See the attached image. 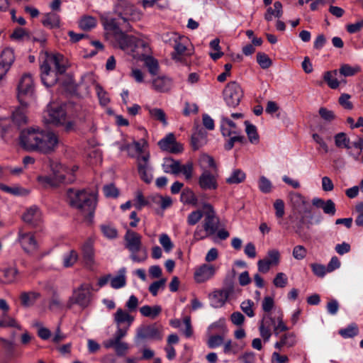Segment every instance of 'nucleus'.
Here are the masks:
<instances>
[{"instance_id":"1","label":"nucleus","mask_w":363,"mask_h":363,"mask_svg":"<svg viewBox=\"0 0 363 363\" xmlns=\"http://www.w3.org/2000/svg\"><path fill=\"white\" fill-rule=\"evenodd\" d=\"M69 204L79 211L84 216L91 220L97 205L96 193L86 189H69L67 191Z\"/></svg>"},{"instance_id":"2","label":"nucleus","mask_w":363,"mask_h":363,"mask_svg":"<svg viewBox=\"0 0 363 363\" xmlns=\"http://www.w3.org/2000/svg\"><path fill=\"white\" fill-rule=\"evenodd\" d=\"M63 56L60 54L48 55L40 66L43 84L50 87L56 84L57 75L65 72L66 67L63 63Z\"/></svg>"},{"instance_id":"3","label":"nucleus","mask_w":363,"mask_h":363,"mask_svg":"<svg viewBox=\"0 0 363 363\" xmlns=\"http://www.w3.org/2000/svg\"><path fill=\"white\" fill-rule=\"evenodd\" d=\"M27 123V116L24 108L16 109L12 116V119L0 118V138L6 140L7 136H11L12 133L21 125Z\"/></svg>"},{"instance_id":"4","label":"nucleus","mask_w":363,"mask_h":363,"mask_svg":"<svg viewBox=\"0 0 363 363\" xmlns=\"http://www.w3.org/2000/svg\"><path fill=\"white\" fill-rule=\"evenodd\" d=\"M125 247L130 252V259L135 262H143L147 258L146 250H143L139 255L141 250L142 237L140 234L130 230H128L124 236Z\"/></svg>"},{"instance_id":"5","label":"nucleus","mask_w":363,"mask_h":363,"mask_svg":"<svg viewBox=\"0 0 363 363\" xmlns=\"http://www.w3.org/2000/svg\"><path fill=\"white\" fill-rule=\"evenodd\" d=\"M92 286L90 284L83 283L72 291L69 298L67 306L71 308L73 305H77L82 309L86 308L92 300Z\"/></svg>"},{"instance_id":"6","label":"nucleus","mask_w":363,"mask_h":363,"mask_svg":"<svg viewBox=\"0 0 363 363\" xmlns=\"http://www.w3.org/2000/svg\"><path fill=\"white\" fill-rule=\"evenodd\" d=\"M67 113L65 110L60 106H51L44 113L43 119L45 123L54 125H64L67 130L74 127L72 121H66Z\"/></svg>"},{"instance_id":"7","label":"nucleus","mask_w":363,"mask_h":363,"mask_svg":"<svg viewBox=\"0 0 363 363\" xmlns=\"http://www.w3.org/2000/svg\"><path fill=\"white\" fill-rule=\"evenodd\" d=\"M42 130L39 128H28L23 130L19 136L21 147L28 152H38Z\"/></svg>"},{"instance_id":"8","label":"nucleus","mask_w":363,"mask_h":363,"mask_svg":"<svg viewBox=\"0 0 363 363\" xmlns=\"http://www.w3.org/2000/svg\"><path fill=\"white\" fill-rule=\"evenodd\" d=\"M117 17L106 16L102 18L104 29L112 33L114 35L121 33L123 30L128 32L131 30L128 18L123 16L122 11H116Z\"/></svg>"},{"instance_id":"9","label":"nucleus","mask_w":363,"mask_h":363,"mask_svg":"<svg viewBox=\"0 0 363 363\" xmlns=\"http://www.w3.org/2000/svg\"><path fill=\"white\" fill-rule=\"evenodd\" d=\"M18 99L21 105L26 106L27 99L31 98L34 92V82L30 74H24L18 84Z\"/></svg>"},{"instance_id":"10","label":"nucleus","mask_w":363,"mask_h":363,"mask_svg":"<svg viewBox=\"0 0 363 363\" xmlns=\"http://www.w3.org/2000/svg\"><path fill=\"white\" fill-rule=\"evenodd\" d=\"M203 210L204 219L201 225L212 235H213L218 229L219 218L213 206L208 203H203L202 206Z\"/></svg>"},{"instance_id":"11","label":"nucleus","mask_w":363,"mask_h":363,"mask_svg":"<svg viewBox=\"0 0 363 363\" xmlns=\"http://www.w3.org/2000/svg\"><path fill=\"white\" fill-rule=\"evenodd\" d=\"M162 338V328L156 324H152L138 328L135 342L136 344H139L143 340H160Z\"/></svg>"},{"instance_id":"12","label":"nucleus","mask_w":363,"mask_h":363,"mask_svg":"<svg viewBox=\"0 0 363 363\" xmlns=\"http://www.w3.org/2000/svg\"><path fill=\"white\" fill-rule=\"evenodd\" d=\"M224 99L229 106H237L242 97V90L236 82H229L223 90Z\"/></svg>"},{"instance_id":"13","label":"nucleus","mask_w":363,"mask_h":363,"mask_svg":"<svg viewBox=\"0 0 363 363\" xmlns=\"http://www.w3.org/2000/svg\"><path fill=\"white\" fill-rule=\"evenodd\" d=\"M59 143L57 135L50 130L41 131L40 140L39 142V152L49 154L55 151Z\"/></svg>"},{"instance_id":"14","label":"nucleus","mask_w":363,"mask_h":363,"mask_svg":"<svg viewBox=\"0 0 363 363\" xmlns=\"http://www.w3.org/2000/svg\"><path fill=\"white\" fill-rule=\"evenodd\" d=\"M219 172L211 171L201 172L198 184L201 189L203 191L216 190L218 187Z\"/></svg>"},{"instance_id":"15","label":"nucleus","mask_w":363,"mask_h":363,"mask_svg":"<svg viewBox=\"0 0 363 363\" xmlns=\"http://www.w3.org/2000/svg\"><path fill=\"white\" fill-rule=\"evenodd\" d=\"M218 267L213 264L205 263L198 267L194 272V277L196 283H204L215 276Z\"/></svg>"},{"instance_id":"16","label":"nucleus","mask_w":363,"mask_h":363,"mask_svg":"<svg viewBox=\"0 0 363 363\" xmlns=\"http://www.w3.org/2000/svg\"><path fill=\"white\" fill-rule=\"evenodd\" d=\"M150 153L145 152L143 155H138L137 163L140 177L145 183H150L152 179V175L149 165Z\"/></svg>"},{"instance_id":"17","label":"nucleus","mask_w":363,"mask_h":363,"mask_svg":"<svg viewBox=\"0 0 363 363\" xmlns=\"http://www.w3.org/2000/svg\"><path fill=\"white\" fill-rule=\"evenodd\" d=\"M53 174L50 176H39L38 181L44 186H57L60 184L67 182L65 174L61 171L62 167L55 170L52 167Z\"/></svg>"},{"instance_id":"18","label":"nucleus","mask_w":363,"mask_h":363,"mask_svg":"<svg viewBox=\"0 0 363 363\" xmlns=\"http://www.w3.org/2000/svg\"><path fill=\"white\" fill-rule=\"evenodd\" d=\"M158 145L163 151L170 153H179L182 152L183 147L181 144L176 141V138L173 133L167 134L164 138L158 142Z\"/></svg>"},{"instance_id":"19","label":"nucleus","mask_w":363,"mask_h":363,"mask_svg":"<svg viewBox=\"0 0 363 363\" xmlns=\"http://www.w3.org/2000/svg\"><path fill=\"white\" fill-rule=\"evenodd\" d=\"M116 11H121L123 16L128 18L130 21H138L142 17V13L138 11L134 6L128 2L121 0L116 6Z\"/></svg>"},{"instance_id":"20","label":"nucleus","mask_w":363,"mask_h":363,"mask_svg":"<svg viewBox=\"0 0 363 363\" xmlns=\"http://www.w3.org/2000/svg\"><path fill=\"white\" fill-rule=\"evenodd\" d=\"M289 198L291 203L296 212L298 213L302 212L305 214L311 213L309 203L301 194L295 192L291 193L289 194Z\"/></svg>"},{"instance_id":"21","label":"nucleus","mask_w":363,"mask_h":363,"mask_svg":"<svg viewBox=\"0 0 363 363\" xmlns=\"http://www.w3.org/2000/svg\"><path fill=\"white\" fill-rule=\"evenodd\" d=\"M18 240L23 250L27 253H33L38 249V242L31 233L20 231Z\"/></svg>"},{"instance_id":"22","label":"nucleus","mask_w":363,"mask_h":363,"mask_svg":"<svg viewBox=\"0 0 363 363\" xmlns=\"http://www.w3.org/2000/svg\"><path fill=\"white\" fill-rule=\"evenodd\" d=\"M229 296L226 289L215 290L208 294L210 305L215 308H220L225 303Z\"/></svg>"},{"instance_id":"23","label":"nucleus","mask_w":363,"mask_h":363,"mask_svg":"<svg viewBox=\"0 0 363 363\" xmlns=\"http://www.w3.org/2000/svg\"><path fill=\"white\" fill-rule=\"evenodd\" d=\"M312 204L318 208H321L324 213L327 215L333 216L336 213L335 203L331 199L325 201L320 198L315 197L312 199Z\"/></svg>"},{"instance_id":"24","label":"nucleus","mask_w":363,"mask_h":363,"mask_svg":"<svg viewBox=\"0 0 363 363\" xmlns=\"http://www.w3.org/2000/svg\"><path fill=\"white\" fill-rule=\"evenodd\" d=\"M134 320V316L130 315L128 312L122 308H118L114 314V321L117 326L128 327L129 328Z\"/></svg>"},{"instance_id":"25","label":"nucleus","mask_w":363,"mask_h":363,"mask_svg":"<svg viewBox=\"0 0 363 363\" xmlns=\"http://www.w3.org/2000/svg\"><path fill=\"white\" fill-rule=\"evenodd\" d=\"M199 166L201 172L218 171V167L213 157L207 155L202 154L199 159Z\"/></svg>"},{"instance_id":"26","label":"nucleus","mask_w":363,"mask_h":363,"mask_svg":"<svg viewBox=\"0 0 363 363\" xmlns=\"http://www.w3.org/2000/svg\"><path fill=\"white\" fill-rule=\"evenodd\" d=\"M274 324V318L270 314L264 315L262 320L259 325V333L261 337L264 342L269 341L272 333L270 331V326Z\"/></svg>"},{"instance_id":"27","label":"nucleus","mask_w":363,"mask_h":363,"mask_svg":"<svg viewBox=\"0 0 363 363\" xmlns=\"http://www.w3.org/2000/svg\"><path fill=\"white\" fill-rule=\"evenodd\" d=\"M189 43V39L185 36L181 35L172 47L174 50V52L172 54V59L180 60L181 56L186 54V46Z\"/></svg>"},{"instance_id":"28","label":"nucleus","mask_w":363,"mask_h":363,"mask_svg":"<svg viewBox=\"0 0 363 363\" xmlns=\"http://www.w3.org/2000/svg\"><path fill=\"white\" fill-rule=\"evenodd\" d=\"M23 220L32 226H36L41 220V213L37 207H31L24 213Z\"/></svg>"},{"instance_id":"29","label":"nucleus","mask_w":363,"mask_h":363,"mask_svg":"<svg viewBox=\"0 0 363 363\" xmlns=\"http://www.w3.org/2000/svg\"><path fill=\"white\" fill-rule=\"evenodd\" d=\"M172 85L171 79L164 76L156 77L152 82V89L158 92H167L169 91Z\"/></svg>"},{"instance_id":"30","label":"nucleus","mask_w":363,"mask_h":363,"mask_svg":"<svg viewBox=\"0 0 363 363\" xmlns=\"http://www.w3.org/2000/svg\"><path fill=\"white\" fill-rule=\"evenodd\" d=\"M103 345L105 348H113L116 354L119 357H123L129 350V345L127 342L123 341H104Z\"/></svg>"},{"instance_id":"31","label":"nucleus","mask_w":363,"mask_h":363,"mask_svg":"<svg viewBox=\"0 0 363 363\" xmlns=\"http://www.w3.org/2000/svg\"><path fill=\"white\" fill-rule=\"evenodd\" d=\"M15 57L12 49L6 48L0 55V67L5 69L6 74L10 69L11 65L14 62Z\"/></svg>"},{"instance_id":"32","label":"nucleus","mask_w":363,"mask_h":363,"mask_svg":"<svg viewBox=\"0 0 363 363\" xmlns=\"http://www.w3.org/2000/svg\"><path fill=\"white\" fill-rule=\"evenodd\" d=\"M291 218L292 222L294 223V229L295 233L299 236H301L303 230V225L305 224H311V221H306V216L301 214V212L300 213L295 212ZM307 228H309V225H308Z\"/></svg>"},{"instance_id":"33","label":"nucleus","mask_w":363,"mask_h":363,"mask_svg":"<svg viewBox=\"0 0 363 363\" xmlns=\"http://www.w3.org/2000/svg\"><path fill=\"white\" fill-rule=\"evenodd\" d=\"M220 130L224 137L236 135L240 132L237 129L235 123L226 117L221 118Z\"/></svg>"},{"instance_id":"34","label":"nucleus","mask_w":363,"mask_h":363,"mask_svg":"<svg viewBox=\"0 0 363 363\" xmlns=\"http://www.w3.org/2000/svg\"><path fill=\"white\" fill-rule=\"evenodd\" d=\"M179 164V160H175L172 157H165L162 167L165 173L177 175L180 173Z\"/></svg>"},{"instance_id":"35","label":"nucleus","mask_w":363,"mask_h":363,"mask_svg":"<svg viewBox=\"0 0 363 363\" xmlns=\"http://www.w3.org/2000/svg\"><path fill=\"white\" fill-rule=\"evenodd\" d=\"M40 297V294L31 291L22 292L20 296L21 304L24 307H30L35 304V301Z\"/></svg>"},{"instance_id":"36","label":"nucleus","mask_w":363,"mask_h":363,"mask_svg":"<svg viewBox=\"0 0 363 363\" xmlns=\"http://www.w3.org/2000/svg\"><path fill=\"white\" fill-rule=\"evenodd\" d=\"M126 269L123 267L120 269L118 272V274L116 277L111 278V286L113 289H121L125 286L126 284V277H125Z\"/></svg>"},{"instance_id":"37","label":"nucleus","mask_w":363,"mask_h":363,"mask_svg":"<svg viewBox=\"0 0 363 363\" xmlns=\"http://www.w3.org/2000/svg\"><path fill=\"white\" fill-rule=\"evenodd\" d=\"M180 201L184 204H189L193 206L198 205V199L194 192L189 188L183 189L180 195Z\"/></svg>"},{"instance_id":"38","label":"nucleus","mask_w":363,"mask_h":363,"mask_svg":"<svg viewBox=\"0 0 363 363\" xmlns=\"http://www.w3.org/2000/svg\"><path fill=\"white\" fill-rule=\"evenodd\" d=\"M147 111L152 119L160 122L163 126L167 125V115L162 108L148 107Z\"/></svg>"},{"instance_id":"39","label":"nucleus","mask_w":363,"mask_h":363,"mask_svg":"<svg viewBox=\"0 0 363 363\" xmlns=\"http://www.w3.org/2000/svg\"><path fill=\"white\" fill-rule=\"evenodd\" d=\"M162 308L158 305L153 306L145 305L140 308V312L143 316L148 317L152 319H155L160 314Z\"/></svg>"},{"instance_id":"40","label":"nucleus","mask_w":363,"mask_h":363,"mask_svg":"<svg viewBox=\"0 0 363 363\" xmlns=\"http://www.w3.org/2000/svg\"><path fill=\"white\" fill-rule=\"evenodd\" d=\"M115 38L119 45V47L122 50H126L131 48L134 43V38L130 35H127L124 32H121L115 35Z\"/></svg>"},{"instance_id":"41","label":"nucleus","mask_w":363,"mask_h":363,"mask_svg":"<svg viewBox=\"0 0 363 363\" xmlns=\"http://www.w3.org/2000/svg\"><path fill=\"white\" fill-rule=\"evenodd\" d=\"M43 24L50 28L60 27V18L59 15L55 13H46L42 21Z\"/></svg>"},{"instance_id":"42","label":"nucleus","mask_w":363,"mask_h":363,"mask_svg":"<svg viewBox=\"0 0 363 363\" xmlns=\"http://www.w3.org/2000/svg\"><path fill=\"white\" fill-rule=\"evenodd\" d=\"M283 14L282 4L280 1H275L274 3V9L269 7L264 14V18L267 21H271L272 17L280 18Z\"/></svg>"},{"instance_id":"43","label":"nucleus","mask_w":363,"mask_h":363,"mask_svg":"<svg viewBox=\"0 0 363 363\" xmlns=\"http://www.w3.org/2000/svg\"><path fill=\"white\" fill-rule=\"evenodd\" d=\"M337 70L334 69L332 71L325 72L323 74V79L327 83L328 86L333 89H337L340 82L337 79Z\"/></svg>"},{"instance_id":"44","label":"nucleus","mask_w":363,"mask_h":363,"mask_svg":"<svg viewBox=\"0 0 363 363\" xmlns=\"http://www.w3.org/2000/svg\"><path fill=\"white\" fill-rule=\"evenodd\" d=\"M3 278L1 281L4 284H11L16 280L18 275V269L14 267L5 268L1 270Z\"/></svg>"},{"instance_id":"45","label":"nucleus","mask_w":363,"mask_h":363,"mask_svg":"<svg viewBox=\"0 0 363 363\" xmlns=\"http://www.w3.org/2000/svg\"><path fill=\"white\" fill-rule=\"evenodd\" d=\"M82 251L85 264L88 267L91 268L94 263L92 245L88 242L84 244L82 247Z\"/></svg>"},{"instance_id":"46","label":"nucleus","mask_w":363,"mask_h":363,"mask_svg":"<svg viewBox=\"0 0 363 363\" xmlns=\"http://www.w3.org/2000/svg\"><path fill=\"white\" fill-rule=\"evenodd\" d=\"M246 175L241 169H236L233 171L230 176L226 179V183L229 184H237L245 179Z\"/></svg>"},{"instance_id":"47","label":"nucleus","mask_w":363,"mask_h":363,"mask_svg":"<svg viewBox=\"0 0 363 363\" xmlns=\"http://www.w3.org/2000/svg\"><path fill=\"white\" fill-rule=\"evenodd\" d=\"M359 66H351L349 64H342L337 72L344 77H352L360 72Z\"/></svg>"},{"instance_id":"48","label":"nucleus","mask_w":363,"mask_h":363,"mask_svg":"<svg viewBox=\"0 0 363 363\" xmlns=\"http://www.w3.org/2000/svg\"><path fill=\"white\" fill-rule=\"evenodd\" d=\"M245 131L248 136L249 140L252 144H256L259 142V135L255 125L251 124L248 121H245Z\"/></svg>"},{"instance_id":"49","label":"nucleus","mask_w":363,"mask_h":363,"mask_svg":"<svg viewBox=\"0 0 363 363\" xmlns=\"http://www.w3.org/2000/svg\"><path fill=\"white\" fill-rule=\"evenodd\" d=\"M350 142V138L345 133H339L335 136V143L337 147L350 150L352 147Z\"/></svg>"},{"instance_id":"50","label":"nucleus","mask_w":363,"mask_h":363,"mask_svg":"<svg viewBox=\"0 0 363 363\" xmlns=\"http://www.w3.org/2000/svg\"><path fill=\"white\" fill-rule=\"evenodd\" d=\"M62 302L60 297V295L55 291H53L52 296H51L48 308L51 311L56 312L60 311L62 308Z\"/></svg>"},{"instance_id":"51","label":"nucleus","mask_w":363,"mask_h":363,"mask_svg":"<svg viewBox=\"0 0 363 363\" xmlns=\"http://www.w3.org/2000/svg\"><path fill=\"white\" fill-rule=\"evenodd\" d=\"M242 349V347L237 342H233L231 340L226 341L223 345V352L225 354H236L240 352Z\"/></svg>"},{"instance_id":"52","label":"nucleus","mask_w":363,"mask_h":363,"mask_svg":"<svg viewBox=\"0 0 363 363\" xmlns=\"http://www.w3.org/2000/svg\"><path fill=\"white\" fill-rule=\"evenodd\" d=\"M359 329L355 323L349 325L347 328L340 330L339 334L344 338H351L357 335Z\"/></svg>"},{"instance_id":"53","label":"nucleus","mask_w":363,"mask_h":363,"mask_svg":"<svg viewBox=\"0 0 363 363\" xmlns=\"http://www.w3.org/2000/svg\"><path fill=\"white\" fill-rule=\"evenodd\" d=\"M78 259V254L75 250H70L63 255L62 261L65 267H72Z\"/></svg>"},{"instance_id":"54","label":"nucleus","mask_w":363,"mask_h":363,"mask_svg":"<svg viewBox=\"0 0 363 363\" xmlns=\"http://www.w3.org/2000/svg\"><path fill=\"white\" fill-rule=\"evenodd\" d=\"M145 65L152 75H156L159 70V64L157 60L151 56H147L145 60Z\"/></svg>"},{"instance_id":"55","label":"nucleus","mask_w":363,"mask_h":363,"mask_svg":"<svg viewBox=\"0 0 363 363\" xmlns=\"http://www.w3.org/2000/svg\"><path fill=\"white\" fill-rule=\"evenodd\" d=\"M258 187L261 192L269 194L272 191V182L264 176H261L258 181Z\"/></svg>"},{"instance_id":"56","label":"nucleus","mask_w":363,"mask_h":363,"mask_svg":"<svg viewBox=\"0 0 363 363\" xmlns=\"http://www.w3.org/2000/svg\"><path fill=\"white\" fill-rule=\"evenodd\" d=\"M263 259H267V262L271 266H277L280 262V253L277 250H270L267 252V256Z\"/></svg>"},{"instance_id":"57","label":"nucleus","mask_w":363,"mask_h":363,"mask_svg":"<svg viewBox=\"0 0 363 363\" xmlns=\"http://www.w3.org/2000/svg\"><path fill=\"white\" fill-rule=\"evenodd\" d=\"M0 189L2 190L4 192H6L8 194L14 195V196H20V195H24L27 194V191L26 189L19 187V186H9L4 184H0Z\"/></svg>"},{"instance_id":"58","label":"nucleus","mask_w":363,"mask_h":363,"mask_svg":"<svg viewBox=\"0 0 363 363\" xmlns=\"http://www.w3.org/2000/svg\"><path fill=\"white\" fill-rule=\"evenodd\" d=\"M212 236L202 225H198L194 232L193 240L195 242Z\"/></svg>"},{"instance_id":"59","label":"nucleus","mask_w":363,"mask_h":363,"mask_svg":"<svg viewBox=\"0 0 363 363\" xmlns=\"http://www.w3.org/2000/svg\"><path fill=\"white\" fill-rule=\"evenodd\" d=\"M96 25V21L94 17L85 16L79 21V27L84 30H89Z\"/></svg>"},{"instance_id":"60","label":"nucleus","mask_w":363,"mask_h":363,"mask_svg":"<svg viewBox=\"0 0 363 363\" xmlns=\"http://www.w3.org/2000/svg\"><path fill=\"white\" fill-rule=\"evenodd\" d=\"M159 241L166 252H169L174 247L173 242L169 236L166 233H162L160 235Z\"/></svg>"},{"instance_id":"61","label":"nucleus","mask_w":363,"mask_h":363,"mask_svg":"<svg viewBox=\"0 0 363 363\" xmlns=\"http://www.w3.org/2000/svg\"><path fill=\"white\" fill-rule=\"evenodd\" d=\"M179 169L180 173H182L186 180H189L192 178L193 171H194V165L193 163L189 162L185 164H179Z\"/></svg>"},{"instance_id":"62","label":"nucleus","mask_w":363,"mask_h":363,"mask_svg":"<svg viewBox=\"0 0 363 363\" xmlns=\"http://www.w3.org/2000/svg\"><path fill=\"white\" fill-rule=\"evenodd\" d=\"M203 216V210H196L190 213L187 217V223L189 225H196Z\"/></svg>"},{"instance_id":"63","label":"nucleus","mask_w":363,"mask_h":363,"mask_svg":"<svg viewBox=\"0 0 363 363\" xmlns=\"http://www.w3.org/2000/svg\"><path fill=\"white\" fill-rule=\"evenodd\" d=\"M257 62L262 69L269 68L272 63L269 56L263 52L257 53Z\"/></svg>"},{"instance_id":"64","label":"nucleus","mask_w":363,"mask_h":363,"mask_svg":"<svg viewBox=\"0 0 363 363\" xmlns=\"http://www.w3.org/2000/svg\"><path fill=\"white\" fill-rule=\"evenodd\" d=\"M274 285L277 288H284L288 284L287 276L283 272H279L273 280Z\"/></svg>"}]
</instances>
